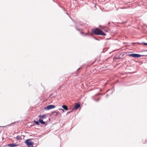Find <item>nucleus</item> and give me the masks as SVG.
Here are the masks:
<instances>
[{"mask_svg": "<svg viewBox=\"0 0 147 147\" xmlns=\"http://www.w3.org/2000/svg\"><path fill=\"white\" fill-rule=\"evenodd\" d=\"M92 32L95 34L105 36V34L102 30L98 28L93 29L92 30Z\"/></svg>", "mask_w": 147, "mask_h": 147, "instance_id": "nucleus-1", "label": "nucleus"}, {"mask_svg": "<svg viewBox=\"0 0 147 147\" xmlns=\"http://www.w3.org/2000/svg\"><path fill=\"white\" fill-rule=\"evenodd\" d=\"M25 143L28 147H30V146H33L34 144V143L31 141L30 139L26 140L25 141Z\"/></svg>", "mask_w": 147, "mask_h": 147, "instance_id": "nucleus-2", "label": "nucleus"}, {"mask_svg": "<svg viewBox=\"0 0 147 147\" xmlns=\"http://www.w3.org/2000/svg\"><path fill=\"white\" fill-rule=\"evenodd\" d=\"M142 56H144V55H141L139 54L131 53L128 55V56L129 57H140Z\"/></svg>", "mask_w": 147, "mask_h": 147, "instance_id": "nucleus-3", "label": "nucleus"}, {"mask_svg": "<svg viewBox=\"0 0 147 147\" xmlns=\"http://www.w3.org/2000/svg\"><path fill=\"white\" fill-rule=\"evenodd\" d=\"M55 107V106L53 105H49L47 107H45L44 109L47 110H49L50 109H53Z\"/></svg>", "mask_w": 147, "mask_h": 147, "instance_id": "nucleus-4", "label": "nucleus"}, {"mask_svg": "<svg viewBox=\"0 0 147 147\" xmlns=\"http://www.w3.org/2000/svg\"><path fill=\"white\" fill-rule=\"evenodd\" d=\"M93 99L96 101H97L100 99V98L98 96V94H96L92 97Z\"/></svg>", "mask_w": 147, "mask_h": 147, "instance_id": "nucleus-5", "label": "nucleus"}, {"mask_svg": "<svg viewBox=\"0 0 147 147\" xmlns=\"http://www.w3.org/2000/svg\"><path fill=\"white\" fill-rule=\"evenodd\" d=\"M52 114H53L55 116H57L60 114V112L57 111H55L54 112L52 113Z\"/></svg>", "mask_w": 147, "mask_h": 147, "instance_id": "nucleus-6", "label": "nucleus"}, {"mask_svg": "<svg viewBox=\"0 0 147 147\" xmlns=\"http://www.w3.org/2000/svg\"><path fill=\"white\" fill-rule=\"evenodd\" d=\"M18 145L15 143L10 144H8V146L9 147H14Z\"/></svg>", "mask_w": 147, "mask_h": 147, "instance_id": "nucleus-7", "label": "nucleus"}, {"mask_svg": "<svg viewBox=\"0 0 147 147\" xmlns=\"http://www.w3.org/2000/svg\"><path fill=\"white\" fill-rule=\"evenodd\" d=\"M39 122H40L42 124H45L46 125H47L46 124V123L44 121H43V119H41V118H40L38 120Z\"/></svg>", "mask_w": 147, "mask_h": 147, "instance_id": "nucleus-8", "label": "nucleus"}, {"mask_svg": "<svg viewBox=\"0 0 147 147\" xmlns=\"http://www.w3.org/2000/svg\"><path fill=\"white\" fill-rule=\"evenodd\" d=\"M80 107V105L79 104L77 103L76 104L75 106L74 109H78Z\"/></svg>", "mask_w": 147, "mask_h": 147, "instance_id": "nucleus-9", "label": "nucleus"}, {"mask_svg": "<svg viewBox=\"0 0 147 147\" xmlns=\"http://www.w3.org/2000/svg\"><path fill=\"white\" fill-rule=\"evenodd\" d=\"M62 107L65 110H68L67 107L65 105H63L62 106Z\"/></svg>", "mask_w": 147, "mask_h": 147, "instance_id": "nucleus-10", "label": "nucleus"}, {"mask_svg": "<svg viewBox=\"0 0 147 147\" xmlns=\"http://www.w3.org/2000/svg\"><path fill=\"white\" fill-rule=\"evenodd\" d=\"M15 138L17 140H20L21 139V137L20 136L18 135Z\"/></svg>", "mask_w": 147, "mask_h": 147, "instance_id": "nucleus-11", "label": "nucleus"}, {"mask_svg": "<svg viewBox=\"0 0 147 147\" xmlns=\"http://www.w3.org/2000/svg\"><path fill=\"white\" fill-rule=\"evenodd\" d=\"M42 119H46L47 118V117H46V116L45 115H42Z\"/></svg>", "mask_w": 147, "mask_h": 147, "instance_id": "nucleus-12", "label": "nucleus"}, {"mask_svg": "<svg viewBox=\"0 0 147 147\" xmlns=\"http://www.w3.org/2000/svg\"><path fill=\"white\" fill-rule=\"evenodd\" d=\"M34 123L37 125H39V122H38L37 121H36L35 120H34Z\"/></svg>", "mask_w": 147, "mask_h": 147, "instance_id": "nucleus-13", "label": "nucleus"}, {"mask_svg": "<svg viewBox=\"0 0 147 147\" xmlns=\"http://www.w3.org/2000/svg\"><path fill=\"white\" fill-rule=\"evenodd\" d=\"M76 30H77L79 31H80V34H83L84 33L82 31H81L79 29H77L76 28Z\"/></svg>", "mask_w": 147, "mask_h": 147, "instance_id": "nucleus-14", "label": "nucleus"}, {"mask_svg": "<svg viewBox=\"0 0 147 147\" xmlns=\"http://www.w3.org/2000/svg\"><path fill=\"white\" fill-rule=\"evenodd\" d=\"M12 124V123H11V124L8 125H6V126H1V127H6L7 126H10Z\"/></svg>", "mask_w": 147, "mask_h": 147, "instance_id": "nucleus-15", "label": "nucleus"}, {"mask_svg": "<svg viewBox=\"0 0 147 147\" xmlns=\"http://www.w3.org/2000/svg\"><path fill=\"white\" fill-rule=\"evenodd\" d=\"M143 44L144 45H147V43L143 42Z\"/></svg>", "mask_w": 147, "mask_h": 147, "instance_id": "nucleus-16", "label": "nucleus"}, {"mask_svg": "<svg viewBox=\"0 0 147 147\" xmlns=\"http://www.w3.org/2000/svg\"><path fill=\"white\" fill-rule=\"evenodd\" d=\"M81 69V68H78V69H77V73H78V71H79L80 69Z\"/></svg>", "mask_w": 147, "mask_h": 147, "instance_id": "nucleus-17", "label": "nucleus"}, {"mask_svg": "<svg viewBox=\"0 0 147 147\" xmlns=\"http://www.w3.org/2000/svg\"><path fill=\"white\" fill-rule=\"evenodd\" d=\"M41 117H42V115H40L38 116V117H40V118H41V119H42Z\"/></svg>", "mask_w": 147, "mask_h": 147, "instance_id": "nucleus-18", "label": "nucleus"}, {"mask_svg": "<svg viewBox=\"0 0 147 147\" xmlns=\"http://www.w3.org/2000/svg\"><path fill=\"white\" fill-rule=\"evenodd\" d=\"M72 112V111H69V112H67V114H68V113H71V112Z\"/></svg>", "mask_w": 147, "mask_h": 147, "instance_id": "nucleus-19", "label": "nucleus"}, {"mask_svg": "<svg viewBox=\"0 0 147 147\" xmlns=\"http://www.w3.org/2000/svg\"><path fill=\"white\" fill-rule=\"evenodd\" d=\"M59 110H62V111H63V112H64V110H63V109H59Z\"/></svg>", "mask_w": 147, "mask_h": 147, "instance_id": "nucleus-20", "label": "nucleus"}, {"mask_svg": "<svg viewBox=\"0 0 147 147\" xmlns=\"http://www.w3.org/2000/svg\"><path fill=\"white\" fill-rule=\"evenodd\" d=\"M111 90H111H111H108L107 92V91H111Z\"/></svg>", "mask_w": 147, "mask_h": 147, "instance_id": "nucleus-21", "label": "nucleus"}, {"mask_svg": "<svg viewBox=\"0 0 147 147\" xmlns=\"http://www.w3.org/2000/svg\"><path fill=\"white\" fill-rule=\"evenodd\" d=\"M94 39H95L96 40H98V39L96 38H94Z\"/></svg>", "mask_w": 147, "mask_h": 147, "instance_id": "nucleus-22", "label": "nucleus"}, {"mask_svg": "<svg viewBox=\"0 0 147 147\" xmlns=\"http://www.w3.org/2000/svg\"><path fill=\"white\" fill-rule=\"evenodd\" d=\"M110 23V22H109L108 24V25H109V24Z\"/></svg>", "mask_w": 147, "mask_h": 147, "instance_id": "nucleus-23", "label": "nucleus"}, {"mask_svg": "<svg viewBox=\"0 0 147 147\" xmlns=\"http://www.w3.org/2000/svg\"><path fill=\"white\" fill-rule=\"evenodd\" d=\"M66 14H67V15L69 16V14L67 13H66Z\"/></svg>", "mask_w": 147, "mask_h": 147, "instance_id": "nucleus-24", "label": "nucleus"}, {"mask_svg": "<svg viewBox=\"0 0 147 147\" xmlns=\"http://www.w3.org/2000/svg\"><path fill=\"white\" fill-rule=\"evenodd\" d=\"M112 93H113V92L112 91V92H111V94H112Z\"/></svg>", "mask_w": 147, "mask_h": 147, "instance_id": "nucleus-25", "label": "nucleus"}, {"mask_svg": "<svg viewBox=\"0 0 147 147\" xmlns=\"http://www.w3.org/2000/svg\"><path fill=\"white\" fill-rule=\"evenodd\" d=\"M88 34L87 33H86L85 34V35H87Z\"/></svg>", "mask_w": 147, "mask_h": 147, "instance_id": "nucleus-26", "label": "nucleus"}, {"mask_svg": "<svg viewBox=\"0 0 147 147\" xmlns=\"http://www.w3.org/2000/svg\"><path fill=\"white\" fill-rule=\"evenodd\" d=\"M108 94H107V96H106V97H107L108 96Z\"/></svg>", "mask_w": 147, "mask_h": 147, "instance_id": "nucleus-27", "label": "nucleus"}, {"mask_svg": "<svg viewBox=\"0 0 147 147\" xmlns=\"http://www.w3.org/2000/svg\"><path fill=\"white\" fill-rule=\"evenodd\" d=\"M12 123V124H13H13H14V123Z\"/></svg>", "mask_w": 147, "mask_h": 147, "instance_id": "nucleus-28", "label": "nucleus"}, {"mask_svg": "<svg viewBox=\"0 0 147 147\" xmlns=\"http://www.w3.org/2000/svg\"><path fill=\"white\" fill-rule=\"evenodd\" d=\"M32 146V147H33V146Z\"/></svg>", "mask_w": 147, "mask_h": 147, "instance_id": "nucleus-29", "label": "nucleus"}]
</instances>
